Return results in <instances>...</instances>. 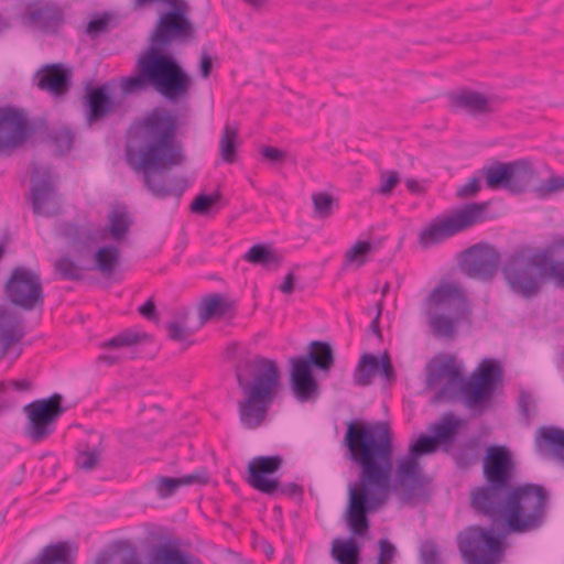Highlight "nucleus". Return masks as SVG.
I'll use <instances>...</instances> for the list:
<instances>
[{
  "mask_svg": "<svg viewBox=\"0 0 564 564\" xmlns=\"http://www.w3.org/2000/svg\"><path fill=\"white\" fill-rule=\"evenodd\" d=\"M480 189V181L478 177H471L466 184L457 189V196L460 198L470 197Z\"/></svg>",
  "mask_w": 564,
  "mask_h": 564,
  "instance_id": "nucleus-55",
  "label": "nucleus"
},
{
  "mask_svg": "<svg viewBox=\"0 0 564 564\" xmlns=\"http://www.w3.org/2000/svg\"><path fill=\"white\" fill-rule=\"evenodd\" d=\"M426 368V384L430 388L447 378L446 383L435 393L436 401H454L460 394L466 406L479 413L491 406L492 398L503 382V368L492 359H484L467 380L453 355H445L441 360L430 362Z\"/></svg>",
  "mask_w": 564,
  "mask_h": 564,
  "instance_id": "nucleus-4",
  "label": "nucleus"
},
{
  "mask_svg": "<svg viewBox=\"0 0 564 564\" xmlns=\"http://www.w3.org/2000/svg\"><path fill=\"white\" fill-rule=\"evenodd\" d=\"M213 68L212 58L208 53L203 50L199 58V74L204 78H208Z\"/></svg>",
  "mask_w": 564,
  "mask_h": 564,
  "instance_id": "nucleus-59",
  "label": "nucleus"
},
{
  "mask_svg": "<svg viewBox=\"0 0 564 564\" xmlns=\"http://www.w3.org/2000/svg\"><path fill=\"white\" fill-rule=\"evenodd\" d=\"M426 303L451 315L432 314L431 310H427L429 325L434 334L440 337H453L456 323L468 310L464 291L453 283L441 284L430 293Z\"/></svg>",
  "mask_w": 564,
  "mask_h": 564,
  "instance_id": "nucleus-8",
  "label": "nucleus"
},
{
  "mask_svg": "<svg viewBox=\"0 0 564 564\" xmlns=\"http://www.w3.org/2000/svg\"><path fill=\"white\" fill-rule=\"evenodd\" d=\"M516 464L510 451L502 445H491L487 448L482 460V474L492 487L513 490Z\"/></svg>",
  "mask_w": 564,
  "mask_h": 564,
  "instance_id": "nucleus-15",
  "label": "nucleus"
},
{
  "mask_svg": "<svg viewBox=\"0 0 564 564\" xmlns=\"http://www.w3.org/2000/svg\"><path fill=\"white\" fill-rule=\"evenodd\" d=\"M334 351L326 341L314 340L304 356L290 358V384L294 397L302 403L315 400L318 394V382L312 369L328 372L334 365Z\"/></svg>",
  "mask_w": 564,
  "mask_h": 564,
  "instance_id": "nucleus-7",
  "label": "nucleus"
},
{
  "mask_svg": "<svg viewBox=\"0 0 564 564\" xmlns=\"http://www.w3.org/2000/svg\"><path fill=\"white\" fill-rule=\"evenodd\" d=\"M562 191H564V176H557L555 174H551L545 182H542L533 189L535 195L541 199Z\"/></svg>",
  "mask_w": 564,
  "mask_h": 564,
  "instance_id": "nucleus-48",
  "label": "nucleus"
},
{
  "mask_svg": "<svg viewBox=\"0 0 564 564\" xmlns=\"http://www.w3.org/2000/svg\"><path fill=\"white\" fill-rule=\"evenodd\" d=\"M110 18L108 14L96 18L89 21L86 32L91 39L98 37L101 33L108 30Z\"/></svg>",
  "mask_w": 564,
  "mask_h": 564,
  "instance_id": "nucleus-54",
  "label": "nucleus"
},
{
  "mask_svg": "<svg viewBox=\"0 0 564 564\" xmlns=\"http://www.w3.org/2000/svg\"><path fill=\"white\" fill-rule=\"evenodd\" d=\"M486 185L490 189L503 188L512 194L523 193L529 182L528 161L520 160L510 163L495 162L482 167Z\"/></svg>",
  "mask_w": 564,
  "mask_h": 564,
  "instance_id": "nucleus-14",
  "label": "nucleus"
},
{
  "mask_svg": "<svg viewBox=\"0 0 564 564\" xmlns=\"http://www.w3.org/2000/svg\"><path fill=\"white\" fill-rule=\"evenodd\" d=\"M238 140V130L226 124L219 141V152L223 160L232 163L236 159V147Z\"/></svg>",
  "mask_w": 564,
  "mask_h": 564,
  "instance_id": "nucleus-41",
  "label": "nucleus"
},
{
  "mask_svg": "<svg viewBox=\"0 0 564 564\" xmlns=\"http://www.w3.org/2000/svg\"><path fill=\"white\" fill-rule=\"evenodd\" d=\"M531 496L536 499V503L531 508V531L542 525L546 508L549 494L546 489L538 484L531 482Z\"/></svg>",
  "mask_w": 564,
  "mask_h": 564,
  "instance_id": "nucleus-38",
  "label": "nucleus"
},
{
  "mask_svg": "<svg viewBox=\"0 0 564 564\" xmlns=\"http://www.w3.org/2000/svg\"><path fill=\"white\" fill-rule=\"evenodd\" d=\"M26 415L24 435L32 442L39 443L47 438L55 430L58 417L64 412L62 395L53 394L46 399H40L24 405Z\"/></svg>",
  "mask_w": 564,
  "mask_h": 564,
  "instance_id": "nucleus-12",
  "label": "nucleus"
},
{
  "mask_svg": "<svg viewBox=\"0 0 564 564\" xmlns=\"http://www.w3.org/2000/svg\"><path fill=\"white\" fill-rule=\"evenodd\" d=\"M445 453L452 456L459 469H467L478 462L479 440L477 437H469L457 444L454 443L451 449Z\"/></svg>",
  "mask_w": 564,
  "mask_h": 564,
  "instance_id": "nucleus-32",
  "label": "nucleus"
},
{
  "mask_svg": "<svg viewBox=\"0 0 564 564\" xmlns=\"http://www.w3.org/2000/svg\"><path fill=\"white\" fill-rule=\"evenodd\" d=\"M56 191L51 178V170L34 164L32 171L31 202L35 215H51L47 210L56 202Z\"/></svg>",
  "mask_w": 564,
  "mask_h": 564,
  "instance_id": "nucleus-20",
  "label": "nucleus"
},
{
  "mask_svg": "<svg viewBox=\"0 0 564 564\" xmlns=\"http://www.w3.org/2000/svg\"><path fill=\"white\" fill-rule=\"evenodd\" d=\"M140 315H142L148 321H158V312L155 303L152 299H149L143 305L138 308Z\"/></svg>",
  "mask_w": 564,
  "mask_h": 564,
  "instance_id": "nucleus-57",
  "label": "nucleus"
},
{
  "mask_svg": "<svg viewBox=\"0 0 564 564\" xmlns=\"http://www.w3.org/2000/svg\"><path fill=\"white\" fill-rule=\"evenodd\" d=\"M486 208L487 204L468 203L443 219H434L420 232V245L427 249L481 223L485 219Z\"/></svg>",
  "mask_w": 564,
  "mask_h": 564,
  "instance_id": "nucleus-10",
  "label": "nucleus"
},
{
  "mask_svg": "<svg viewBox=\"0 0 564 564\" xmlns=\"http://www.w3.org/2000/svg\"><path fill=\"white\" fill-rule=\"evenodd\" d=\"M378 546L379 554L377 556L376 564H393L394 557L398 552L395 545L388 539H380L378 542Z\"/></svg>",
  "mask_w": 564,
  "mask_h": 564,
  "instance_id": "nucleus-51",
  "label": "nucleus"
},
{
  "mask_svg": "<svg viewBox=\"0 0 564 564\" xmlns=\"http://www.w3.org/2000/svg\"><path fill=\"white\" fill-rule=\"evenodd\" d=\"M437 445L433 435L421 434L414 443L410 444L409 454L420 458L424 454L436 452Z\"/></svg>",
  "mask_w": 564,
  "mask_h": 564,
  "instance_id": "nucleus-47",
  "label": "nucleus"
},
{
  "mask_svg": "<svg viewBox=\"0 0 564 564\" xmlns=\"http://www.w3.org/2000/svg\"><path fill=\"white\" fill-rule=\"evenodd\" d=\"M50 138L59 154L67 153L74 143L75 133L66 127L51 131Z\"/></svg>",
  "mask_w": 564,
  "mask_h": 564,
  "instance_id": "nucleus-45",
  "label": "nucleus"
},
{
  "mask_svg": "<svg viewBox=\"0 0 564 564\" xmlns=\"http://www.w3.org/2000/svg\"><path fill=\"white\" fill-rule=\"evenodd\" d=\"M9 384L17 391L28 392L32 390V381L29 379H17L9 381Z\"/></svg>",
  "mask_w": 564,
  "mask_h": 564,
  "instance_id": "nucleus-60",
  "label": "nucleus"
},
{
  "mask_svg": "<svg viewBox=\"0 0 564 564\" xmlns=\"http://www.w3.org/2000/svg\"><path fill=\"white\" fill-rule=\"evenodd\" d=\"M529 395L525 392H522L520 395V409L525 414L529 415V402H528Z\"/></svg>",
  "mask_w": 564,
  "mask_h": 564,
  "instance_id": "nucleus-63",
  "label": "nucleus"
},
{
  "mask_svg": "<svg viewBox=\"0 0 564 564\" xmlns=\"http://www.w3.org/2000/svg\"><path fill=\"white\" fill-rule=\"evenodd\" d=\"M529 496V482L513 490L492 487L487 481L471 489L470 508L475 514L485 517L492 524L503 523L510 532H525L529 514L522 510V499Z\"/></svg>",
  "mask_w": 564,
  "mask_h": 564,
  "instance_id": "nucleus-6",
  "label": "nucleus"
},
{
  "mask_svg": "<svg viewBox=\"0 0 564 564\" xmlns=\"http://www.w3.org/2000/svg\"><path fill=\"white\" fill-rule=\"evenodd\" d=\"M32 130L22 110L0 107V152L22 145Z\"/></svg>",
  "mask_w": 564,
  "mask_h": 564,
  "instance_id": "nucleus-17",
  "label": "nucleus"
},
{
  "mask_svg": "<svg viewBox=\"0 0 564 564\" xmlns=\"http://www.w3.org/2000/svg\"><path fill=\"white\" fill-rule=\"evenodd\" d=\"M421 564H443L440 550L434 541H424L419 550Z\"/></svg>",
  "mask_w": 564,
  "mask_h": 564,
  "instance_id": "nucleus-49",
  "label": "nucleus"
},
{
  "mask_svg": "<svg viewBox=\"0 0 564 564\" xmlns=\"http://www.w3.org/2000/svg\"><path fill=\"white\" fill-rule=\"evenodd\" d=\"M295 278L292 272L288 273L280 285V290L284 294H291L294 291Z\"/></svg>",
  "mask_w": 564,
  "mask_h": 564,
  "instance_id": "nucleus-61",
  "label": "nucleus"
},
{
  "mask_svg": "<svg viewBox=\"0 0 564 564\" xmlns=\"http://www.w3.org/2000/svg\"><path fill=\"white\" fill-rule=\"evenodd\" d=\"M314 214L318 218H327L333 213L335 199L326 192H317L312 195Z\"/></svg>",
  "mask_w": 564,
  "mask_h": 564,
  "instance_id": "nucleus-44",
  "label": "nucleus"
},
{
  "mask_svg": "<svg viewBox=\"0 0 564 564\" xmlns=\"http://www.w3.org/2000/svg\"><path fill=\"white\" fill-rule=\"evenodd\" d=\"M397 481L404 489L408 498L411 499L415 490L423 486L419 458L409 454L399 462Z\"/></svg>",
  "mask_w": 564,
  "mask_h": 564,
  "instance_id": "nucleus-27",
  "label": "nucleus"
},
{
  "mask_svg": "<svg viewBox=\"0 0 564 564\" xmlns=\"http://www.w3.org/2000/svg\"><path fill=\"white\" fill-rule=\"evenodd\" d=\"M261 154L265 160L270 161L271 163H280L284 160L286 155L284 151L273 147H263L261 150Z\"/></svg>",
  "mask_w": 564,
  "mask_h": 564,
  "instance_id": "nucleus-56",
  "label": "nucleus"
},
{
  "mask_svg": "<svg viewBox=\"0 0 564 564\" xmlns=\"http://www.w3.org/2000/svg\"><path fill=\"white\" fill-rule=\"evenodd\" d=\"M538 454L564 465V430L553 425L541 426L534 435Z\"/></svg>",
  "mask_w": 564,
  "mask_h": 564,
  "instance_id": "nucleus-23",
  "label": "nucleus"
},
{
  "mask_svg": "<svg viewBox=\"0 0 564 564\" xmlns=\"http://www.w3.org/2000/svg\"><path fill=\"white\" fill-rule=\"evenodd\" d=\"M242 259L251 264L261 265L265 270H275L282 263L281 256L271 246L264 243L253 245Z\"/></svg>",
  "mask_w": 564,
  "mask_h": 564,
  "instance_id": "nucleus-34",
  "label": "nucleus"
},
{
  "mask_svg": "<svg viewBox=\"0 0 564 564\" xmlns=\"http://www.w3.org/2000/svg\"><path fill=\"white\" fill-rule=\"evenodd\" d=\"M54 269L62 280L80 281L84 279V267L79 265L68 254L62 256L54 263Z\"/></svg>",
  "mask_w": 564,
  "mask_h": 564,
  "instance_id": "nucleus-40",
  "label": "nucleus"
},
{
  "mask_svg": "<svg viewBox=\"0 0 564 564\" xmlns=\"http://www.w3.org/2000/svg\"><path fill=\"white\" fill-rule=\"evenodd\" d=\"M464 422L453 413H445L441 420L431 426L433 436L437 444L442 445L443 452L449 451L455 443V436Z\"/></svg>",
  "mask_w": 564,
  "mask_h": 564,
  "instance_id": "nucleus-31",
  "label": "nucleus"
},
{
  "mask_svg": "<svg viewBox=\"0 0 564 564\" xmlns=\"http://www.w3.org/2000/svg\"><path fill=\"white\" fill-rule=\"evenodd\" d=\"M72 72L61 64L46 65L41 70L39 87L54 96H61L69 89Z\"/></svg>",
  "mask_w": 564,
  "mask_h": 564,
  "instance_id": "nucleus-26",
  "label": "nucleus"
},
{
  "mask_svg": "<svg viewBox=\"0 0 564 564\" xmlns=\"http://www.w3.org/2000/svg\"><path fill=\"white\" fill-rule=\"evenodd\" d=\"M208 481V475L205 469H198L189 475L182 477H166L158 476L152 481L158 497L160 499H166L172 497L181 487L191 485H203Z\"/></svg>",
  "mask_w": 564,
  "mask_h": 564,
  "instance_id": "nucleus-24",
  "label": "nucleus"
},
{
  "mask_svg": "<svg viewBox=\"0 0 564 564\" xmlns=\"http://www.w3.org/2000/svg\"><path fill=\"white\" fill-rule=\"evenodd\" d=\"M231 310V304L221 294H210L204 297L198 306L200 323L212 317H223Z\"/></svg>",
  "mask_w": 564,
  "mask_h": 564,
  "instance_id": "nucleus-36",
  "label": "nucleus"
},
{
  "mask_svg": "<svg viewBox=\"0 0 564 564\" xmlns=\"http://www.w3.org/2000/svg\"><path fill=\"white\" fill-rule=\"evenodd\" d=\"M280 455L257 456L248 464L247 482L261 494L269 496L278 494L279 479L274 475L282 467Z\"/></svg>",
  "mask_w": 564,
  "mask_h": 564,
  "instance_id": "nucleus-16",
  "label": "nucleus"
},
{
  "mask_svg": "<svg viewBox=\"0 0 564 564\" xmlns=\"http://www.w3.org/2000/svg\"><path fill=\"white\" fill-rule=\"evenodd\" d=\"M400 175L397 171H390L389 173H381V184L377 192L383 196H388L392 193L393 188L399 184Z\"/></svg>",
  "mask_w": 564,
  "mask_h": 564,
  "instance_id": "nucleus-52",
  "label": "nucleus"
},
{
  "mask_svg": "<svg viewBox=\"0 0 564 564\" xmlns=\"http://www.w3.org/2000/svg\"><path fill=\"white\" fill-rule=\"evenodd\" d=\"M165 328L167 330V337L172 340L184 343L192 335V332L187 327L181 326L177 322H169Z\"/></svg>",
  "mask_w": 564,
  "mask_h": 564,
  "instance_id": "nucleus-53",
  "label": "nucleus"
},
{
  "mask_svg": "<svg viewBox=\"0 0 564 564\" xmlns=\"http://www.w3.org/2000/svg\"><path fill=\"white\" fill-rule=\"evenodd\" d=\"M377 373L388 382L395 380L394 368L387 351L379 359L371 354H362L352 375L354 384L368 387L372 383V377Z\"/></svg>",
  "mask_w": 564,
  "mask_h": 564,
  "instance_id": "nucleus-19",
  "label": "nucleus"
},
{
  "mask_svg": "<svg viewBox=\"0 0 564 564\" xmlns=\"http://www.w3.org/2000/svg\"><path fill=\"white\" fill-rule=\"evenodd\" d=\"M373 247L369 241H357L349 250L346 251V263H356L357 267L364 265Z\"/></svg>",
  "mask_w": 564,
  "mask_h": 564,
  "instance_id": "nucleus-46",
  "label": "nucleus"
},
{
  "mask_svg": "<svg viewBox=\"0 0 564 564\" xmlns=\"http://www.w3.org/2000/svg\"><path fill=\"white\" fill-rule=\"evenodd\" d=\"M156 560L159 564H203L197 556L167 545L159 547Z\"/></svg>",
  "mask_w": 564,
  "mask_h": 564,
  "instance_id": "nucleus-39",
  "label": "nucleus"
},
{
  "mask_svg": "<svg viewBox=\"0 0 564 564\" xmlns=\"http://www.w3.org/2000/svg\"><path fill=\"white\" fill-rule=\"evenodd\" d=\"M220 195L199 194L191 204V212L194 214L206 215L209 208L219 199Z\"/></svg>",
  "mask_w": 564,
  "mask_h": 564,
  "instance_id": "nucleus-50",
  "label": "nucleus"
},
{
  "mask_svg": "<svg viewBox=\"0 0 564 564\" xmlns=\"http://www.w3.org/2000/svg\"><path fill=\"white\" fill-rule=\"evenodd\" d=\"M26 15L30 22L45 33H55L63 22V12L56 6L29 8Z\"/></svg>",
  "mask_w": 564,
  "mask_h": 564,
  "instance_id": "nucleus-28",
  "label": "nucleus"
},
{
  "mask_svg": "<svg viewBox=\"0 0 564 564\" xmlns=\"http://www.w3.org/2000/svg\"><path fill=\"white\" fill-rule=\"evenodd\" d=\"M177 116L163 107H155L134 122L126 147L129 166L141 172L148 191L158 198L175 196L185 191V181L173 178L167 185L163 175L155 174L185 161L182 143L177 140Z\"/></svg>",
  "mask_w": 564,
  "mask_h": 564,
  "instance_id": "nucleus-3",
  "label": "nucleus"
},
{
  "mask_svg": "<svg viewBox=\"0 0 564 564\" xmlns=\"http://www.w3.org/2000/svg\"><path fill=\"white\" fill-rule=\"evenodd\" d=\"M4 294L10 303L24 311L42 308L44 291L40 272L26 267H15L4 284Z\"/></svg>",
  "mask_w": 564,
  "mask_h": 564,
  "instance_id": "nucleus-11",
  "label": "nucleus"
},
{
  "mask_svg": "<svg viewBox=\"0 0 564 564\" xmlns=\"http://www.w3.org/2000/svg\"><path fill=\"white\" fill-rule=\"evenodd\" d=\"M148 335L132 329H127L104 344L105 348H133L138 346Z\"/></svg>",
  "mask_w": 564,
  "mask_h": 564,
  "instance_id": "nucleus-42",
  "label": "nucleus"
},
{
  "mask_svg": "<svg viewBox=\"0 0 564 564\" xmlns=\"http://www.w3.org/2000/svg\"><path fill=\"white\" fill-rule=\"evenodd\" d=\"M86 120L88 124L104 120L115 112L119 102L111 96V86L105 83L97 87L88 86L84 97Z\"/></svg>",
  "mask_w": 564,
  "mask_h": 564,
  "instance_id": "nucleus-21",
  "label": "nucleus"
},
{
  "mask_svg": "<svg viewBox=\"0 0 564 564\" xmlns=\"http://www.w3.org/2000/svg\"><path fill=\"white\" fill-rule=\"evenodd\" d=\"M539 270L542 276L555 281L556 285L564 288V245L556 248L553 259L546 252L531 254V268Z\"/></svg>",
  "mask_w": 564,
  "mask_h": 564,
  "instance_id": "nucleus-25",
  "label": "nucleus"
},
{
  "mask_svg": "<svg viewBox=\"0 0 564 564\" xmlns=\"http://www.w3.org/2000/svg\"><path fill=\"white\" fill-rule=\"evenodd\" d=\"M22 337L20 319L14 313L0 307V355H7L10 347L19 343Z\"/></svg>",
  "mask_w": 564,
  "mask_h": 564,
  "instance_id": "nucleus-29",
  "label": "nucleus"
},
{
  "mask_svg": "<svg viewBox=\"0 0 564 564\" xmlns=\"http://www.w3.org/2000/svg\"><path fill=\"white\" fill-rule=\"evenodd\" d=\"M451 101L454 107L464 109L471 116H480L494 111L490 99L473 90L452 94Z\"/></svg>",
  "mask_w": 564,
  "mask_h": 564,
  "instance_id": "nucleus-30",
  "label": "nucleus"
},
{
  "mask_svg": "<svg viewBox=\"0 0 564 564\" xmlns=\"http://www.w3.org/2000/svg\"><path fill=\"white\" fill-rule=\"evenodd\" d=\"M344 458L359 468L348 485L345 521L351 533L332 542L330 556L337 564H360L362 545L357 538L369 533L368 514L381 508L388 498L393 468L392 433L386 422L350 420L341 442Z\"/></svg>",
  "mask_w": 564,
  "mask_h": 564,
  "instance_id": "nucleus-1",
  "label": "nucleus"
},
{
  "mask_svg": "<svg viewBox=\"0 0 564 564\" xmlns=\"http://www.w3.org/2000/svg\"><path fill=\"white\" fill-rule=\"evenodd\" d=\"M501 273L513 293L529 299V247L510 252L502 261Z\"/></svg>",
  "mask_w": 564,
  "mask_h": 564,
  "instance_id": "nucleus-18",
  "label": "nucleus"
},
{
  "mask_svg": "<svg viewBox=\"0 0 564 564\" xmlns=\"http://www.w3.org/2000/svg\"><path fill=\"white\" fill-rule=\"evenodd\" d=\"M278 492L281 495H285L288 497H302L303 496V488L302 486L295 484V482H288V484H280Z\"/></svg>",
  "mask_w": 564,
  "mask_h": 564,
  "instance_id": "nucleus-58",
  "label": "nucleus"
},
{
  "mask_svg": "<svg viewBox=\"0 0 564 564\" xmlns=\"http://www.w3.org/2000/svg\"><path fill=\"white\" fill-rule=\"evenodd\" d=\"M150 34V45L137 59L138 74L122 79V89L130 94L151 87L165 99L176 102L188 97L192 77L165 50L173 43H186L195 34L184 0L166 4Z\"/></svg>",
  "mask_w": 564,
  "mask_h": 564,
  "instance_id": "nucleus-2",
  "label": "nucleus"
},
{
  "mask_svg": "<svg viewBox=\"0 0 564 564\" xmlns=\"http://www.w3.org/2000/svg\"><path fill=\"white\" fill-rule=\"evenodd\" d=\"M58 235L74 249L78 259L93 253V248L100 240L98 230L89 226H79L64 221L57 228Z\"/></svg>",
  "mask_w": 564,
  "mask_h": 564,
  "instance_id": "nucleus-22",
  "label": "nucleus"
},
{
  "mask_svg": "<svg viewBox=\"0 0 564 564\" xmlns=\"http://www.w3.org/2000/svg\"><path fill=\"white\" fill-rule=\"evenodd\" d=\"M457 545L465 564H497L503 555L502 535L492 528L469 525L458 533Z\"/></svg>",
  "mask_w": 564,
  "mask_h": 564,
  "instance_id": "nucleus-9",
  "label": "nucleus"
},
{
  "mask_svg": "<svg viewBox=\"0 0 564 564\" xmlns=\"http://www.w3.org/2000/svg\"><path fill=\"white\" fill-rule=\"evenodd\" d=\"M239 389L245 395L238 402L239 419L247 429L264 421L278 392L280 372L275 360L261 356L239 359L235 369Z\"/></svg>",
  "mask_w": 564,
  "mask_h": 564,
  "instance_id": "nucleus-5",
  "label": "nucleus"
},
{
  "mask_svg": "<svg viewBox=\"0 0 564 564\" xmlns=\"http://www.w3.org/2000/svg\"><path fill=\"white\" fill-rule=\"evenodd\" d=\"M109 220V232L115 240L123 239L129 232L132 224L127 213L111 212L108 216Z\"/></svg>",
  "mask_w": 564,
  "mask_h": 564,
  "instance_id": "nucleus-43",
  "label": "nucleus"
},
{
  "mask_svg": "<svg viewBox=\"0 0 564 564\" xmlns=\"http://www.w3.org/2000/svg\"><path fill=\"white\" fill-rule=\"evenodd\" d=\"M406 188L413 193V194H421L423 193V187L419 184L417 181L413 178H409L405 181Z\"/></svg>",
  "mask_w": 564,
  "mask_h": 564,
  "instance_id": "nucleus-62",
  "label": "nucleus"
},
{
  "mask_svg": "<svg viewBox=\"0 0 564 564\" xmlns=\"http://www.w3.org/2000/svg\"><path fill=\"white\" fill-rule=\"evenodd\" d=\"M77 547L68 542L46 545L32 564H72Z\"/></svg>",
  "mask_w": 564,
  "mask_h": 564,
  "instance_id": "nucleus-33",
  "label": "nucleus"
},
{
  "mask_svg": "<svg viewBox=\"0 0 564 564\" xmlns=\"http://www.w3.org/2000/svg\"><path fill=\"white\" fill-rule=\"evenodd\" d=\"M380 314H381V308L379 307L377 316L375 317V319L370 324V329L372 332H375L376 334H380V328H379V317H380Z\"/></svg>",
  "mask_w": 564,
  "mask_h": 564,
  "instance_id": "nucleus-64",
  "label": "nucleus"
},
{
  "mask_svg": "<svg viewBox=\"0 0 564 564\" xmlns=\"http://www.w3.org/2000/svg\"><path fill=\"white\" fill-rule=\"evenodd\" d=\"M93 254V269L99 271L104 276H110L120 264L121 253L115 245H107L98 248Z\"/></svg>",
  "mask_w": 564,
  "mask_h": 564,
  "instance_id": "nucleus-35",
  "label": "nucleus"
},
{
  "mask_svg": "<svg viewBox=\"0 0 564 564\" xmlns=\"http://www.w3.org/2000/svg\"><path fill=\"white\" fill-rule=\"evenodd\" d=\"M94 436L98 443L94 445H86V448L79 451L76 456V466L85 471H91L97 468L101 454L105 451V446L102 445V435L95 434Z\"/></svg>",
  "mask_w": 564,
  "mask_h": 564,
  "instance_id": "nucleus-37",
  "label": "nucleus"
},
{
  "mask_svg": "<svg viewBox=\"0 0 564 564\" xmlns=\"http://www.w3.org/2000/svg\"><path fill=\"white\" fill-rule=\"evenodd\" d=\"M501 264L499 250L488 243L478 242L460 254L459 268L464 274L480 281H491Z\"/></svg>",
  "mask_w": 564,
  "mask_h": 564,
  "instance_id": "nucleus-13",
  "label": "nucleus"
}]
</instances>
